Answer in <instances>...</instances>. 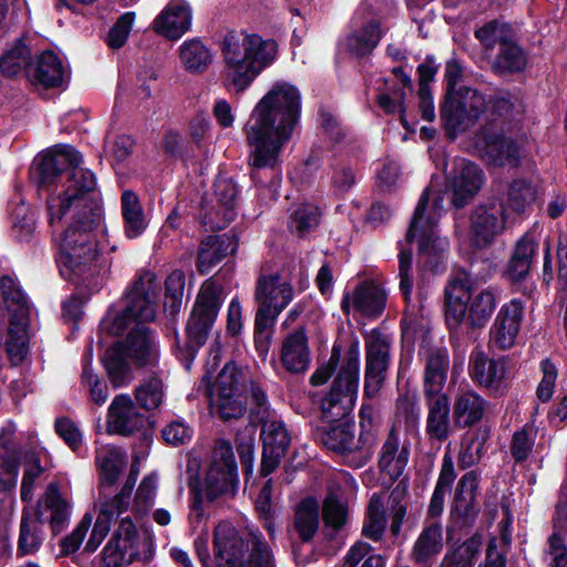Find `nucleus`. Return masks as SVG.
Masks as SVG:
<instances>
[{
    "label": "nucleus",
    "instance_id": "obj_1",
    "mask_svg": "<svg viewBox=\"0 0 567 567\" xmlns=\"http://www.w3.org/2000/svg\"><path fill=\"white\" fill-rule=\"evenodd\" d=\"M49 224L58 241L61 275L75 285L99 290L111 271L116 250L101 215H50Z\"/></svg>",
    "mask_w": 567,
    "mask_h": 567
},
{
    "label": "nucleus",
    "instance_id": "obj_2",
    "mask_svg": "<svg viewBox=\"0 0 567 567\" xmlns=\"http://www.w3.org/2000/svg\"><path fill=\"white\" fill-rule=\"evenodd\" d=\"M302 94L291 82L271 84L254 106L246 125L250 146L249 163L254 168H274L279 154L291 140L301 118Z\"/></svg>",
    "mask_w": 567,
    "mask_h": 567
},
{
    "label": "nucleus",
    "instance_id": "obj_3",
    "mask_svg": "<svg viewBox=\"0 0 567 567\" xmlns=\"http://www.w3.org/2000/svg\"><path fill=\"white\" fill-rule=\"evenodd\" d=\"M82 155L71 145H55L38 164L51 213H96L102 199L94 174L81 167Z\"/></svg>",
    "mask_w": 567,
    "mask_h": 567
},
{
    "label": "nucleus",
    "instance_id": "obj_4",
    "mask_svg": "<svg viewBox=\"0 0 567 567\" xmlns=\"http://www.w3.org/2000/svg\"><path fill=\"white\" fill-rule=\"evenodd\" d=\"M278 45L271 39L247 31H230L221 42L224 85L234 93L245 92L277 59Z\"/></svg>",
    "mask_w": 567,
    "mask_h": 567
},
{
    "label": "nucleus",
    "instance_id": "obj_5",
    "mask_svg": "<svg viewBox=\"0 0 567 567\" xmlns=\"http://www.w3.org/2000/svg\"><path fill=\"white\" fill-rule=\"evenodd\" d=\"M499 302V291L494 286L481 287L466 271L453 275L444 289V315L450 329L462 323L483 328L494 315Z\"/></svg>",
    "mask_w": 567,
    "mask_h": 567
},
{
    "label": "nucleus",
    "instance_id": "obj_6",
    "mask_svg": "<svg viewBox=\"0 0 567 567\" xmlns=\"http://www.w3.org/2000/svg\"><path fill=\"white\" fill-rule=\"evenodd\" d=\"M341 361L337 378L331 391L322 400L321 410L327 421L332 422L346 416L354 406L360 371L359 342H353L341 360V351L333 347L329 361L319 367L311 375L312 385L326 383Z\"/></svg>",
    "mask_w": 567,
    "mask_h": 567
},
{
    "label": "nucleus",
    "instance_id": "obj_7",
    "mask_svg": "<svg viewBox=\"0 0 567 567\" xmlns=\"http://www.w3.org/2000/svg\"><path fill=\"white\" fill-rule=\"evenodd\" d=\"M341 361L337 378L331 391L322 400L321 410L327 421L332 422L346 416L354 406L360 371L359 342H353L341 360V351L333 347L329 361L319 367L311 375L312 385L326 383Z\"/></svg>",
    "mask_w": 567,
    "mask_h": 567
},
{
    "label": "nucleus",
    "instance_id": "obj_8",
    "mask_svg": "<svg viewBox=\"0 0 567 567\" xmlns=\"http://www.w3.org/2000/svg\"><path fill=\"white\" fill-rule=\"evenodd\" d=\"M145 321L126 319V329H131L125 341L116 342L106 350L104 363L111 382L115 388L131 380L127 360L138 367H154L159 359V348L155 336L143 323ZM121 334V332L118 333Z\"/></svg>",
    "mask_w": 567,
    "mask_h": 567
},
{
    "label": "nucleus",
    "instance_id": "obj_9",
    "mask_svg": "<svg viewBox=\"0 0 567 567\" xmlns=\"http://www.w3.org/2000/svg\"><path fill=\"white\" fill-rule=\"evenodd\" d=\"M245 542L228 522L214 530V554L220 567H276L272 551L261 534L251 532Z\"/></svg>",
    "mask_w": 567,
    "mask_h": 567
},
{
    "label": "nucleus",
    "instance_id": "obj_10",
    "mask_svg": "<svg viewBox=\"0 0 567 567\" xmlns=\"http://www.w3.org/2000/svg\"><path fill=\"white\" fill-rule=\"evenodd\" d=\"M70 517V504L62 497L56 484L51 483L42 498L38 502L33 514L23 513L20 523L18 553L31 555L38 551L44 537L42 526L49 523L53 534L66 526Z\"/></svg>",
    "mask_w": 567,
    "mask_h": 567
},
{
    "label": "nucleus",
    "instance_id": "obj_11",
    "mask_svg": "<svg viewBox=\"0 0 567 567\" xmlns=\"http://www.w3.org/2000/svg\"><path fill=\"white\" fill-rule=\"evenodd\" d=\"M509 103L499 99L487 104L485 96L475 89L458 86V91L446 93L441 106V116L449 134L455 136L458 132L472 126L480 117L489 120V114L507 113Z\"/></svg>",
    "mask_w": 567,
    "mask_h": 567
},
{
    "label": "nucleus",
    "instance_id": "obj_12",
    "mask_svg": "<svg viewBox=\"0 0 567 567\" xmlns=\"http://www.w3.org/2000/svg\"><path fill=\"white\" fill-rule=\"evenodd\" d=\"M482 169L463 158L454 162L451 192L442 193L433 186L422 194L414 213H440L450 208H463L481 189Z\"/></svg>",
    "mask_w": 567,
    "mask_h": 567
},
{
    "label": "nucleus",
    "instance_id": "obj_13",
    "mask_svg": "<svg viewBox=\"0 0 567 567\" xmlns=\"http://www.w3.org/2000/svg\"><path fill=\"white\" fill-rule=\"evenodd\" d=\"M162 289L161 280L150 270H141L125 296L124 308L109 313L103 328L111 333H120L126 327V319L152 321L155 319L157 301Z\"/></svg>",
    "mask_w": 567,
    "mask_h": 567
},
{
    "label": "nucleus",
    "instance_id": "obj_14",
    "mask_svg": "<svg viewBox=\"0 0 567 567\" xmlns=\"http://www.w3.org/2000/svg\"><path fill=\"white\" fill-rule=\"evenodd\" d=\"M293 298L295 290L287 279L277 274L259 276L255 289V300L258 305L255 317V342L259 351L265 352L267 330Z\"/></svg>",
    "mask_w": 567,
    "mask_h": 567
},
{
    "label": "nucleus",
    "instance_id": "obj_15",
    "mask_svg": "<svg viewBox=\"0 0 567 567\" xmlns=\"http://www.w3.org/2000/svg\"><path fill=\"white\" fill-rule=\"evenodd\" d=\"M202 383H205V394L210 399L213 411L220 419L228 421L244 415L247 408V385L250 383L247 372L227 363L212 386H208L206 377Z\"/></svg>",
    "mask_w": 567,
    "mask_h": 567
},
{
    "label": "nucleus",
    "instance_id": "obj_16",
    "mask_svg": "<svg viewBox=\"0 0 567 567\" xmlns=\"http://www.w3.org/2000/svg\"><path fill=\"white\" fill-rule=\"evenodd\" d=\"M0 288L8 310L11 312L9 338L6 343L10 362L13 365L21 364L29 353V312L30 306L23 291L17 281L10 277L1 278Z\"/></svg>",
    "mask_w": 567,
    "mask_h": 567
},
{
    "label": "nucleus",
    "instance_id": "obj_17",
    "mask_svg": "<svg viewBox=\"0 0 567 567\" xmlns=\"http://www.w3.org/2000/svg\"><path fill=\"white\" fill-rule=\"evenodd\" d=\"M360 424L364 431L359 439L354 436V425L349 423L332 426L321 435L322 443L331 451L344 456L353 455L355 466L365 464L372 454L374 433L372 426V409L363 406L360 411Z\"/></svg>",
    "mask_w": 567,
    "mask_h": 567
},
{
    "label": "nucleus",
    "instance_id": "obj_18",
    "mask_svg": "<svg viewBox=\"0 0 567 567\" xmlns=\"http://www.w3.org/2000/svg\"><path fill=\"white\" fill-rule=\"evenodd\" d=\"M114 520L118 522V526L102 553L105 567H122L138 560L145 556L148 546L127 512Z\"/></svg>",
    "mask_w": 567,
    "mask_h": 567
},
{
    "label": "nucleus",
    "instance_id": "obj_19",
    "mask_svg": "<svg viewBox=\"0 0 567 567\" xmlns=\"http://www.w3.org/2000/svg\"><path fill=\"white\" fill-rule=\"evenodd\" d=\"M221 305V288L212 280H206L200 287L186 327L188 339L194 346L200 347L206 342Z\"/></svg>",
    "mask_w": 567,
    "mask_h": 567
},
{
    "label": "nucleus",
    "instance_id": "obj_20",
    "mask_svg": "<svg viewBox=\"0 0 567 567\" xmlns=\"http://www.w3.org/2000/svg\"><path fill=\"white\" fill-rule=\"evenodd\" d=\"M364 394L373 398L380 391L390 364V340L377 330L365 337Z\"/></svg>",
    "mask_w": 567,
    "mask_h": 567
},
{
    "label": "nucleus",
    "instance_id": "obj_21",
    "mask_svg": "<svg viewBox=\"0 0 567 567\" xmlns=\"http://www.w3.org/2000/svg\"><path fill=\"white\" fill-rule=\"evenodd\" d=\"M524 312L525 303L519 298H513L501 306L489 330L493 347L508 350L516 343Z\"/></svg>",
    "mask_w": 567,
    "mask_h": 567
},
{
    "label": "nucleus",
    "instance_id": "obj_22",
    "mask_svg": "<svg viewBox=\"0 0 567 567\" xmlns=\"http://www.w3.org/2000/svg\"><path fill=\"white\" fill-rule=\"evenodd\" d=\"M386 293L374 282L365 281L343 293L341 308L353 317L378 318L385 308Z\"/></svg>",
    "mask_w": 567,
    "mask_h": 567
},
{
    "label": "nucleus",
    "instance_id": "obj_23",
    "mask_svg": "<svg viewBox=\"0 0 567 567\" xmlns=\"http://www.w3.org/2000/svg\"><path fill=\"white\" fill-rule=\"evenodd\" d=\"M436 215H414L406 233V244L417 241L419 254L424 262L439 258L447 248V241L437 235Z\"/></svg>",
    "mask_w": 567,
    "mask_h": 567
},
{
    "label": "nucleus",
    "instance_id": "obj_24",
    "mask_svg": "<svg viewBox=\"0 0 567 567\" xmlns=\"http://www.w3.org/2000/svg\"><path fill=\"white\" fill-rule=\"evenodd\" d=\"M192 25V8L186 0H169L152 22V29L168 40H178Z\"/></svg>",
    "mask_w": 567,
    "mask_h": 567
},
{
    "label": "nucleus",
    "instance_id": "obj_25",
    "mask_svg": "<svg viewBox=\"0 0 567 567\" xmlns=\"http://www.w3.org/2000/svg\"><path fill=\"white\" fill-rule=\"evenodd\" d=\"M27 78L37 86L59 87L65 82L68 71L61 58L55 52L47 50L31 61L27 69Z\"/></svg>",
    "mask_w": 567,
    "mask_h": 567
},
{
    "label": "nucleus",
    "instance_id": "obj_26",
    "mask_svg": "<svg viewBox=\"0 0 567 567\" xmlns=\"http://www.w3.org/2000/svg\"><path fill=\"white\" fill-rule=\"evenodd\" d=\"M16 433L13 424H7L0 432V503H11L12 491L18 478V454L12 445Z\"/></svg>",
    "mask_w": 567,
    "mask_h": 567
},
{
    "label": "nucleus",
    "instance_id": "obj_27",
    "mask_svg": "<svg viewBox=\"0 0 567 567\" xmlns=\"http://www.w3.org/2000/svg\"><path fill=\"white\" fill-rule=\"evenodd\" d=\"M261 437L264 453L261 474L269 475L279 465L290 444V436L281 421H266L262 425Z\"/></svg>",
    "mask_w": 567,
    "mask_h": 567
},
{
    "label": "nucleus",
    "instance_id": "obj_28",
    "mask_svg": "<svg viewBox=\"0 0 567 567\" xmlns=\"http://www.w3.org/2000/svg\"><path fill=\"white\" fill-rule=\"evenodd\" d=\"M126 489H128V487ZM127 492L128 491H125L122 495H114L101 503L95 524L85 544L86 551H95L109 534L111 524L114 522L115 517H120L128 512Z\"/></svg>",
    "mask_w": 567,
    "mask_h": 567
},
{
    "label": "nucleus",
    "instance_id": "obj_29",
    "mask_svg": "<svg viewBox=\"0 0 567 567\" xmlns=\"http://www.w3.org/2000/svg\"><path fill=\"white\" fill-rule=\"evenodd\" d=\"M143 423V415L137 411L130 395H116L107 415V432L121 435L133 433Z\"/></svg>",
    "mask_w": 567,
    "mask_h": 567
},
{
    "label": "nucleus",
    "instance_id": "obj_30",
    "mask_svg": "<svg viewBox=\"0 0 567 567\" xmlns=\"http://www.w3.org/2000/svg\"><path fill=\"white\" fill-rule=\"evenodd\" d=\"M425 433L431 441L443 442L452 433L451 404L447 395L425 396Z\"/></svg>",
    "mask_w": 567,
    "mask_h": 567
},
{
    "label": "nucleus",
    "instance_id": "obj_31",
    "mask_svg": "<svg viewBox=\"0 0 567 567\" xmlns=\"http://www.w3.org/2000/svg\"><path fill=\"white\" fill-rule=\"evenodd\" d=\"M468 373L481 386L497 389L505 378L506 367L504 361L488 359L484 351L476 348L470 357Z\"/></svg>",
    "mask_w": 567,
    "mask_h": 567
},
{
    "label": "nucleus",
    "instance_id": "obj_32",
    "mask_svg": "<svg viewBox=\"0 0 567 567\" xmlns=\"http://www.w3.org/2000/svg\"><path fill=\"white\" fill-rule=\"evenodd\" d=\"M382 38L380 24L375 20L355 28L339 41V48L353 56L369 55L379 44Z\"/></svg>",
    "mask_w": 567,
    "mask_h": 567
},
{
    "label": "nucleus",
    "instance_id": "obj_33",
    "mask_svg": "<svg viewBox=\"0 0 567 567\" xmlns=\"http://www.w3.org/2000/svg\"><path fill=\"white\" fill-rule=\"evenodd\" d=\"M487 401L472 390L456 394L453 402V419L458 427H470L478 423L486 410Z\"/></svg>",
    "mask_w": 567,
    "mask_h": 567
},
{
    "label": "nucleus",
    "instance_id": "obj_34",
    "mask_svg": "<svg viewBox=\"0 0 567 567\" xmlns=\"http://www.w3.org/2000/svg\"><path fill=\"white\" fill-rule=\"evenodd\" d=\"M281 361L293 373L306 371L310 364L308 338L303 330H297L286 337L281 347Z\"/></svg>",
    "mask_w": 567,
    "mask_h": 567
},
{
    "label": "nucleus",
    "instance_id": "obj_35",
    "mask_svg": "<svg viewBox=\"0 0 567 567\" xmlns=\"http://www.w3.org/2000/svg\"><path fill=\"white\" fill-rule=\"evenodd\" d=\"M237 243L230 236H209L200 246L197 258V270L205 275L208 274L226 256L235 252Z\"/></svg>",
    "mask_w": 567,
    "mask_h": 567
},
{
    "label": "nucleus",
    "instance_id": "obj_36",
    "mask_svg": "<svg viewBox=\"0 0 567 567\" xmlns=\"http://www.w3.org/2000/svg\"><path fill=\"white\" fill-rule=\"evenodd\" d=\"M444 546L443 529L439 522L426 523L414 543L413 559L417 564H431Z\"/></svg>",
    "mask_w": 567,
    "mask_h": 567
},
{
    "label": "nucleus",
    "instance_id": "obj_37",
    "mask_svg": "<svg viewBox=\"0 0 567 567\" xmlns=\"http://www.w3.org/2000/svg\"><path fill=\"white\" fill-rule=\"evenodd\" d=\"M408 461V449H399V437L392 429L382 445L379 467L390 480H396L403 474Z\"/></svg>",
    "mask_w": 567,
    "mask_h": 567
},
{
    "label": "nucleus",
    "instance_id": "obj_38",
    "mask_svg": "<svg viewBox=\"0 0 567 567\" xmlns=\"http://www.w3.org/2000/svg\"><path fill=\"white\" fill-rule=\"evenodd\" d=\"M393 75L398 81V86H393L391 92L379 94L378 104L389 114L399 112L402 125L409 130L403 101L406 92L412 90L411 78L404 72L402 66L394 68Z\"/></svg>",
    "mask_w": 567,
    "mask_h": 567
},
{
    "label": "nucleus",
    "instance_id": "obj_39",
    "mask_svg": "<svg viewBox=\"0 0 567 567\" xmlns=\"http://www.w3.org/2000/svg\"><path fill=\"white\" fill-rule=\"evenodd\" d=\"M538 244L529 236H523L516 244L506 269V277L513 281H522L530 270Z\"/></svg>",
    "mask_w": 567,
    "mask_h": 567
},
{
    "label": "nucleus",
    "instance_id": "obj_40",
    "mask_svg": "<svg viewBox=\"0 0 567 567\" xmlns=\"http://www.w3.org/2000/svg\"><path fill=\"white\" fill-rule=\"evenodd\" d=\"M449 357L446 350H436L426 360L424 371V395H445L442 393L446 380Z\"/></svg>",
    "mask_w": 567,
    "mask_h": 567
},
{
    "label": "nucleus",
    "instance_id": "obj_41",
    "mask_svg": "<svg viewBox=\"0 0 567 567\" xmlns=\"http://www.w3.org/2000/svg\"><path fill=\"white\" fill-rule=\"evenodd\" d=\"M179 59L184 69L189 73H202L213 61L210 50L197 39L183 42L178 48Z\"/></svg>",
    "mask_w": 567,
    "mask_h": 567
},
{
    "label": "nucleus",
    "instance_id": "obj_42",
    "mask_svg": "<svg viewBox=\"0 0 567 567\" xmlns=\"http://www.w3.org/2000/svg\"><path fill=\"white\" fill-rule=\"evenodd\" d=\"M478 486V474L474 471L465 473L457 483L454 511L463 518L475 515V497Z\"/></svg>",
    "mask_w": 567,
    "mask_h": 567
},
{
    "label": "nucleus",
    "instance_id": "obj_43",
    "mask_svg": "<svg viewBox=\"0 0 567 567\" xmlns=\"http://www.w3.org/2000/svg\"><path fill=\"white\" fill-rule=\"evenodd\" d=\"M485 143V153L496 164L505 162L516 163L519 154V145L512 138H508L499 133L482 134Z\"/></svg>",
    "mask_w": 567,
    "mask_h": 567
},
{
    "label": "nucleus",
    "instance_id": "obj_44",
    "mask_svg": "<svg viewBox=\"0 0 567 567\" xmlns=\"http://www.w3.org/2000/svg\"><path fill=\"white\" fill-rule=\"evenodd\" d=\"M96 463L100 468L101 485L112 486L125 467L126 458L117 447L107 446L97 452Z\"/></svg>",
    "mask_w": 567,
    "mask_h": 567
},
{
    "label": "nucleus",
    "instance_id": "obj_45",
    "mask_svg": "<svg viewBox=\"0 0 567 567\" xmlns=\"http://www.w3.org/2000/svg\"><path fill=\"white\" fill-rule=\"evenodd\" d=\"M454 464L450 456L445 455L443 458L442 468L431 497L429 505V515L437 517L442 514L444 508L445 496L450 494L452 484L455 480Z\"/></svg>",
    "mask_w": 567,
    "mask_h": 567
},
{
    "label": "nucleus",
    "instance_id": "obj_46",
    "mask_svg": "<svg viewBox=\"0 0 567 567\" xmlns=\"http://www.w3.org/2000/svg\"><path fill=\"white\" fill-rule=\"evenodd\" d=\"M505 215H471V236L475 246L488 244L505 226Z\"/></svg>",
    "mask_w": 567,
    "mask_h": 567
},
{
    "label": "nucleus",
    "instance_id": "obj_47",
    "mask_svg": "<svg viewBox=\"0 0 567 567\" xmlns=\"http://www.w3.org/2000/svg\"><path fill=\"white\" fill-rule=\"evenodd\" d=\"M319 525V505L315 498L303 499L297 507L295 528L303 542L310 540Z\"/></svg>",
    "mask_w": 567,
    "mask_h": 567
},
{
    "label": "nucleus",
    "instance_id": "obj_48",
    "mask_svg": "<svg viewBox=\"0 0 567 567\" xmlns=\"http://www.w3.org/2000/svg\"><path fill=\"white\" fill-rule=\"evenodd\" d=\"M386 523L383 499L379 494H373L367 508V517L362 528L363 535L372 540H380Z\"/></svg>",
    "mask_w": 567,
    "mask_h": 567
},
{
    "label": "nucleus",
    "instance_id": "obj_49",
    "mask_svg": "<svg viewBox=\"0 0 567 567\" xmlns=\"http://www.w3.org/2000/svg\"><path fill=\"white\" fill-rule=\"evenodd\" d=\"M481 550V542L472 537L449 550L440 567H474Z\"/></svg>",
    "mask_w": 567,
    "mask_h": 567
},
{
    "label": "nucleus",
    "instance_id": "obj_50",
    "mask_svg": "<svg viewBox=\"0 0 567 567\" xmlns=\"http://www.w3.org/2000/svg\"><path fill=\"white\" fill-rule=\"evenodd\" d=\"M32 60H30V50L19 40L9 50H7L0 60V71L6 76H14L27 69Z\"/></svg>",
    "mask_w": 567,
    "mask_h": 567
},
{
    "label": "nucleus",
    "instance_id": "obj_51",
    "mask_svg": "<svg viewBox=\"0 0 567 567\" xmlns=\"http://www.w3.org/2000/svg\"><path fill=\"white\" fill-rule=\"evenodd\" d=\"M384 558L364 543L357 542L348 550L342 567H384Z\"/></svg>",
    "mask_w": 567,
    "mask_h": 567
},
{
    "label": "nucleus",
    "instance_id": "obj_52",
    "mask_svg": "<svg viewBox=\"0 0 567 567\" xmlns=\"http://www.w3.org/2000/svg\"><path fill=\"white\" fill-rule=\"evenodd\" d=\"M322 513L326 524L333 528H340L346 524L348 509L341 499L339 487H329V492L323 502Z\"/></svg>",
    "mask_w": 567,
    "mask_h": 567
},
{
    "label": "nucleus",
    "instance_id": "obj_53",
    "mask_svg": "<svg viewBox=\"0 0 567 567\" xmlns=\"http://www.w3.org/2000/svg\"><path fill=\"white\" fill-rule=\"evenodd\" d=\"M536 199V187L526 179L514 181L508 189L505 209L519 213Z\"/></svg>",
    "mask_w": 567,
    "mask_h": 567
},
{
    "label": "nucleus",
    "instance_id": "obj_54",
    "mask_svg": "<svg viewBox=\"0 0 567 567\" xmlns=\"http://www.w3.org/2000/svg\"><path fill=\"white\" fill-rule=\"evenodd\" d=\"M526 62L524 51L509 39L499 48V54L494 62V66L502 72H515L523 70Z\"/></svg>",
    "mask_w": 567,
    "mask_h": 567
},
{
    "label": "nucleus",
    "instance_id": "obj_55",
    "mask_svg": "<svg viewBox=\"0 0 567 567\" xmlns=\"http://www.w3.org/2000/svg\"><path fill=\"white\" fill-rule=\"evenodd\" d=\"M135 398L141 408L145 410L157 409L164 401L163 382L157 377L144 381L135 390Z\"/></svg>",
    "mask_w": 567,
    "mask_h": 567
},
{
    "label": "nucleus",
    "instance_id": "obj_56",
    "mask_svg": "<svg viewBox=\"0 0 567 567\" xmlns=\"http://www.w3.org/2000/svg\"><path fill=\"white\" fill-rule=\"evenodd\" d=\"M396 415L403 419L408 427L414 429L420 420V406L416 392L405 389L400 392L396 400Z\"/></svg>",
    "mask_w": 567,
    "mask_h": 567
},
{
    "label": "nucleus",
    "instance_id": "obj_57",
    "mask_svg": "<svg viewBox=\"0 0 567 567\" xmlns=\"http://www.w3.org/2000/svg\"><path fill=\"white\" fill-rule=\"evenodd\" d=\"M475 35L485 48L493 49L497 43L502 47L511 39V28L507 23L489 21L476 30Z\"/></svg>",
    "mask_w": 567,
    "mask_h": 567
},
{
    "label": "nucleus",
    "instance_id": "obj_58",
    "mask_svg": "<svg viewBox=\"0 0 567 567\" xmlns=\"http://www.w3.org/2000/svg\"><path fill=\"white\" fill-rule=\"evenodd\" d=\"M540 371L542 379L537 385L536 395L540 402L547 403L555 392L558 369L549 359H544L540 362Z\"/></svg>",
    "mask_w": 567,
    "mask_h": 567
},
{
    "label": "nucleus",
    "instance_id": "obj_59",
    "mask_svg": "<svg viewBox=\"0 0 567 567\" xmlns=\"http://www.w3.org/2000/svg\"><path fill=\"white\" fill-rule=\"evenodd\" d=\"M135 22V12L130 11L124 14H122L114 25L111 28L109 35H107V44L112 49H120L122 48L132 31V28Z\"/></svg>",
    "mask_w": 567,
    "mask_h": 567
},
{
    "label": "nucleus",
    "instance_id": "obj_60",
    "mask_svg": "<svg viewBox=\"0 0 567 567\" xmlns=\"http://www.w3.org/2000/svg\"><path fill=\"white\" fill-rule=\"evenodd\" d=\"M226 472V468L219 467V464L217 462H213L212 466L209 467L206 476V483L208 493L212 496H217L219 494L226 493L229 489L233 488L237 473L231 474L230 480L227 482H223L224 474Z\"/></svg>",
    "mask_w": 567,
    "mask_h": 567
},
{
    "label": "nucleus",
    "instance_id": "obj_61",
    "mask_svg": "<svg viewBox=\"0 0 567 567\" xmlns=\"http://www.w3.org/2000/svg\"><path fill=\"white\" fill-rule=\"evenodd\" d=\"M193 434V429L182 420L172 421L162 430L163 439L173 446L188 443Z\"/></svg>",
    "mask_w": 567,
    "mask_h": 567
},
{
    "label": "nucleus",
    "instance_id": "obj_62",
    "mask_svg": "<svg viewBox=\"0 0 567 567\" xmlns=\"http://www.w3.org/2000/svg\"><path fill=\"white\" fill-rule=\"evenodd\" d=\"M157 485L158 478L155 474H150L142 480L135 495V506L138 511H146L154 504Z\"/></svg>",
    "mask_w": 567,
    "mask_h": 567
},
{
    "label": "nucleus",
    "instance_id": "obj_63",
    "mask_svg": "<svg viewBox=\"0 0 567 567\" xmlns=\"http://www.w3.org/2000/svg\"><path fill=\"white\" fill-rule=\"evenodd\" d=\"M412 269V251L410 248H405L402 244H400V252H399V277H400V290L405 300L409 299L413 281L410 276Z\"/></svg>",
    "mask_w": 567,
    "mask_h": 567
},
{
    "label": "nucleus",
    "instance_id": "obj_64",
    "mask_svg": "<svg viewBox=\"0 0 567 567\" xmlns=\"http://www.w3.org/2000/svg\"><path fill=\"white\" fill-rule=\"evenodd\" d=\"M237 186L236 184L223 176H219L215 182V195L218 203L226 209H234L237 200Z\"/></svg>",
    "mask_w": 567,
    "mask_h": 567
}]
</instances>
